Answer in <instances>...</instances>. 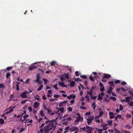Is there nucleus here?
I'll return each instance as SVG.
<instances>
[{"label": "nucleus", "instance_id": "1", "mask_svg": "<svg viewBox=\"0 0 133 133\" xmlns=\"http://www.w3.org/2000/svg\"><path fill=\"white\" fill-rule=\"evenodd\" d=\"M46 110H47V112L48 113V114L50 113V115L51 116H53L54 114H57L58 115L59 117L60 116H62V115L61 114L58 113V112H55V111H54L53 112H51L52 111L51 110H49V109H45Z\"/></svg>", "mask_w": 133, "mask_h": 133}, {"label": "nucleus", "instance_id": "2", "mask_svg": "<svg viewBox=\"0 0 133 133\" xmlns=\"http://www.w3.org/2000/svg\"><path fill=\"white\" fill-rule=\"evenodd\" d=\"M83 121V117H77V119L74 121V125H77L78 124V122L79 121H80L81 122H82Z\"/></svg>", "mask_w": 133, "mask_h": 133}, {"label": "nucleus", "instance_id": "3", "mask_svg": "<svg viewBox=\"0 0 133 133\" xmlns=\"http://www.w3.org/2000/svg\"><path fill=\"white\" fill-rule=\"evenodd\" d=\"M54 125L53 124H51L50 123L49 124L45 126V127H46L47 128H48L49 129V131L52 130L53 128L54 127H55Z\"/></svg>", "mask_w": 133, "mask_h": 133}, {"label": "nucleus", "instance_id": "4", "mask_svg": "<svg viewBox=\"0 0 133 133\" xmlns=\"http://www.w3.org/2000/svg\"><path fill=\"white\" fill-rule=\"evenodd\" d=\"M68 103V101L65 100L64 101L62 102L59 104V107H64Z\"/></svg>", "mask_w": 133, "mask_h": 133}, {"label": "nucleus", "instance_id": "5", "mask_svg": "<svg viewBox=\"0 0 133 133\" xmlns=\"http://www.w3.org/2000/svg\"><path fill=\"white\" fill-rule=\"evenodd\" d=\"M40 79V75L39 74H38L36 76V80H34V82H38Z\"/></svg>", "mask_w": 133, "mask_h": 133}, {"label": "nucleus", "instance_id": "6", "mask_svg": "<svg viewBox=\"0 0 133 133\" xmlns=\"http://www.w3.org/2000/svg\"><path fill=\"white\" fill-rule=\"evenodd\" d=\"M111 75L110 74H105L103 75V79H104V78H110L111 77Z\"/></svg>", "mask_w": 133, "mask_h": 133}, {"label": "nucleus", "instance_id": "7", "mask_svg": "<svg viewBox=\"0 0 133 133\" xmlns=\"http://www.w3.org/2000/svg\"><path fill=\"white\" fill-rule=\"evenodd\" d=\"M110 116V118L112 119L115 117V116H114V114L113 112H110L109 114Z\"/></svg>", "mask_w": 133, "mask_h": 133}, {"label": "nucleus", "instance_id": "8", "mask_svg": "<svg viewBox=\"0 0 133 133\" xmlns=\"http://www.w3.org/2000/svg\"><path fill=\"white\" fill-rule=\"evenodd\" d=\"M20 96L21 97L23 98L28 97V96L24 92H23L21 94Z\"/></svg>", "mask_w": 133, "mask_h": 133}, {"label": "nucleus", "instance_id": "9", "mask_svg": "<svg viewBox=\"0 0 133 133\" xmlns=\"http://www.w3.org/2000/svg\"><path fill=\"white\" fill-rule=\"evenodd\" d=\"M76 96L74 94L71 95L70 96H67V98L69 99H71V98H75Z\"/></svg>", "mask_w": 133, "mask_h": 133}, {"label": "nucleus", "instance_id": "10", "mask_svg": "<svg viewBox=\"0 0 133 133\" xmlns=\"http://www.w3.org/2000/svg\"><path fill=\"white\" fill-rule=\"evenodd\" d=\"M64 82H59V83L58 84L62 87H67V86L66 85L64 84Z\"/></svg>", "mask_w": 133, "mask_h": 133}, {"label": "nucleus", "instance_id": "11", "mask_svg": "<svg viewBox=\"0 0 133 133\" xmlns=\"http://www.w3.org/2000/svg\"><path fill=\"white\" fill-rule=\"evenodd\" d=\"M112 87H110L109 88L108 90L107 91V92L109 94H110L112 92Z\"/></svg>", "mask_w": 133, "mask_h": 133}, {"label": "nucleus", "instance_id": "12", "mask_svg": "<svg viewBox=\"0 0 133 133\" xmlns=\"http://www.w3.org/2000/svg\"><path fill=\"white\" fill-rule=\"evenodd\" d=\"M37 67L35 65H33L32 66L30 67L29 68V70L30 71L32 70L35 69Z\"/></svg>", "mask_w": 133, "mask_h": 133}, {"label": "nucleus", "instance_id": "13", "mask_svg": "<svg viewBox=\"0 0 133 133\" xmlns=\"http://www.w3.org/2000/svg\"><path fill=\"white\" fill-rule=\"evenodd\" d=\"M87 120L88 125L90 124V123L92 121V120L89 117L87 119Z\"/></svg>", "mask_w": 133, "mask_h": 133}, {"label": "nucleus", "instance_id": "14", "mask_svg": "<svg viewBox=\"0 0 133 133\" xmlns=\"http://www.w3.org/2000/svg\"><path fill=\"white\" fill-rule=\"evenodd\" d=\"M39 103L37 102H35L34 103L33 107L34 108H37L38 107Z\"/></svg>", "mask_w": 133, "mask_h": 133}, {"label": "nucleus", "instance_id": "15", "mask_svg": "<svg viewBox=\"0 0 133 133\" xmlns=\"http://www.w3.org/2000/svg\"><path fill=\"white\" fill-rule=\"evenodd\" d=\"M44 132L45 133H49V129L48 128L45 127V126L44 127Z\"/></svg>", "mask_w": 133, "mask_h": 133}, {"label": "nucleus", "instance_id": "16", "mask_svg": "<svg viewBox=\"0 0 133 133\" xmlns=\"http://www.w3.org/2000/svg\"><path fill=\"white\" fill-rule=\"evenodd\" d=\"M64 109H58L57 111V112H58L59 111L61 113H63L64 112Z\"/></svg>", "mask_w": 133, "mask_h": 133}, {"label": "nucleus", "instance_id": "17", "mask_svg": "<svg viewBox=\"0 0 133 133\" xmlns=\"http://www.w3.org/2000/svg\"><path fill=\"white\" fill-rule=\"evenodd\" d=\"M103 97V96L100 95H99L98 96V97L97 99L99 101H101Z\"/></svg>", "mask_w": 133, "mask_h": 133}, {"label": "nucleus", "instance_id": "18", "mask_svg": "<svg viewBox=\"0 0 133 133\" xmlns=\"http://www.w3.org/2000/svg\"><path fill=\"white\" fill-rule=\"evenodd\" d=\"M43 87V85H41L39 87V88L37 89V91H39L41 90Z\"/></svg>", "mask_w": 133, "mask_h": 133}, {"label": "nucleus", "instance_id": "19", "mask_svg": "<svg viewBox=\"0 0 133 133\" xmlns=\"http://www.w3.org/2000/svg\"><path fill=\"white\" fill-rule=\"evenodd\" d=\"M108 83L111 86H114V83L113 81H109L108 82Z\"/></svg>", "mask_w": 133, "mask_h": 133}, {"label": "nucleus", "instance_id": "20", "mask_svg": "<svg viewBox=\"0 0 133 133\" xmlns=\"http://www.w3.org/2000/svg\"><path fill=\"white\" fill-rule=\"evenodd\" d=\"M75 82L74 81H72L70 83V85L71 87H74L75 84Z\"/></svg>", "mask_w": 133, "mask_h": 133}, {"label": "nucleus", "instance_id": "21", "mask_svg": "<svg viewBox=\"0 0 133 133\" xmlns=\"http://www.w3.org/2000/svg\"><path fill=\"white\" fill-rule=\"evenodd\" d=\"M11 109L9 110L8 111H7L5 113V114H7L10 113L11 112H12L13 111V109Z\"/></svg>", "mask_w": 133, "mask_h": 133}, {"label": "nucleus", "instance_id": "22", "mask_svg": "<svg viewBox=\"0 0 133 133\" xmlns=\"http://www.w3.org/2000/svg\"><path fill=\"white\" fill-rule=\"evenodd\" d=\"M34 98L35 99H36L38 101H39L40 100L39 96L38 95H37L35 96Z\"/></svg>", "mask_w": 133, "mask_h": 133}, {"label": "nucleus", "instance_id": "23", "mask_svg": "<svg viewBox=\"0 0 133 133\" xmlns=\"http://www.w3.org/2000/svg\"><path fill=\"white\" fill-rule=\"evenodd\" d=\"M71 129L72 131H76L78 130V129L76 127H74L72 128Z\"/></svg>", "mask_w": 133, "mask_h": 133}, {"label": "nucleus", "instance_id": "24", "mask_svg": "<svg viewBox=\"0 0 133 133\" xmlns=\"http://www.w3.org/2000/svg\"><path fill=\"white\" fill-rule=\"evenodd\" d=\"M17 84L16 85V89L17 91H19V83L18 82H17Z\"/></svg>", "mask_w": 133, "mask_h": 133}, {"label": "nucleus", "instance_id": "25", "mask_svg": "<svg viewBox=\"0 0 133 133\" xmlns=\"http://www.w3.org/2000/svg\"><path fill=\"white\" fill-rule=\"evenodd\" d=\"M109 98L114 101H116V98L114 97H110Z\"/></svg>", "mask_w": 133, "mask_h": 133}, {"label": "nucleus", "instance_id": "26", "mask_svg": "<svg viewBox=\"0 0 133 133\" xmlns=\"http://www.w3.org/2000/svg\"><path fill=\"white\" fill-rule=\"evenodd\" d=\"M80 76L81 78L84 79H86L87 78V77L86 75H81Z\"/></svg>", "mask_w": 133, "mask_h": 133}, {"label": "nucleus", "instance_id": "27", "mask_svg": "<svg viewBox=\"0 0 133 133\" xmlns=\"http://www.w3.org/2000/svg\"><path fill=\"white\" fill-rule=\"evenodd\" d=\"M12 68V66L8 67L5 69V70L9 71Z\"/></svg>", "mask_w": 133, "mask_h": 133}, {"label": "nucleus", "instance_id": "28", "mask_svg": "<svg viewBox=\"0 0 133 133\" xmlns=\"http://www.w3.org/2000/svg\"><path fill=\"white\" fill-rule=\"evenodd\" d=\"M4 123V121L2 118L0 119V123L1 124H3Z\"/></svg>", "mask_w": 133, "mask_h": 133}, {"label": "nucleus", "instance_id": "29", "mask_svg": "<svg viewBox=\"0 0 133 133\" xmlns=\"http://www.w3.org/2000/svg\"><path fill=\"white\" fill-rule=\"evenodd\" d=\"M85 97L86 99V100L89 102V101L90 99L89 96V95H87Z\"/></svg>", "mask_w": 133, "mask_h": 133}, {"label": "nucleus", "instance_id": "30", "mask_svg": "<svg viewBox=\"0 0 133 133\" xmlns=\"http://www.w3.org/2000/svg\"><path fill=\"white\" fill-rule=\"evenodd\" d=\"M40 114L41 116L42 117H44L45 116V115L43 113V111L42 110H41L40 112Z\"/></svg>", "mask_w": 133, "mask_h": 133}, {"label": "nucleus", "instance_id": "31", "mask_svg": "<svg viewBox=\"0 0 133 133\" xmlns=\"http://www.w3.org/2000/svg\"><path fill=\"white\" fill-rule=\"evenodd\" d=\"M43 80L44 81V84L45 85L48 82L47 79H46L43 78Z\"/></svg>", "mask_w": 133, "mask_h": 133}, {"label": "nucleus", "instance_id": "32", "mask_svg": "<svg viewBox=\"0 0 133 133\" xmlns=\"http://www.w3.org/2000/svg\"><path fill=\"white\" fill-rule=\"evenodd\" d=\"M105 90L104 86L102 87H100V91L101 92H102L104 91Z\"/></svg>", "mask_w": 133, "mask_h": 133}, {"label": "nucleus", "instance_id": "33", "mask_svg": "<svg viewBox=\"0 0 133 133\" xmlns=\"http://www.w3.org/2000/svg\"><path fill=\"white\" fill-rule=\"evenodd\" d=\"M55 61H52L50 63L51 65L52 66H54L55 65Z\"/></svg>", "mask_w": 133, "mask_h": 133}, {"label": "nucleus", "instance_id": "34", "mask_svg": "<svg viewBox=\"0 0 133 133\" xmlns=\"http://www.w3.org/2000/svg\"><path fill=\"white\" fill-rule=\"evenodd\" d=\"M75 81H76L77 82H82L81 79H80L79 78H75Z\"/></svg>", "mask_w": 133, "mask_h": 133}, {"label": "nucleus", "instance_id": "35", "mask_svg": "<svg viewBox=\"0 0 133 133\" xmlns=\"http://www.w3.org/2000/svg\"><path fill=\"white\" fill-rule=\"evenodd\" d=\"M108 124L109 125H111L112 124V120H111L110 121L109 120L108 121Z\"/></svg>", "mask_w": 133, "mask_h": 133}, {"label": "nucleus", "instance_id": "36", "mask_svg": "<svg viewBox=\"0 0 133 133\" xmlns=\"http://www.w3.org/2000/svg\"><path fill=\"white\" fill-rule=\"evenodd\" d=\"M104 101L106 102L109 103L110 102L109 99L107 98H104Z\"/></svg>", "mask_w": 133, "mask_h": 133}, {"label": "nucleus", "instance_id": "37", "mask_svg": "<svg viewBox=\"0 0 133 133\" xmlns=\"http://www.w3.org/2000/svg\"><path fill=\"white\" fill-rule=\"evenodd\" d=\"M97 96H91V98L92 99H95L97 98Z\"/></svg>", "mask_w": 133, "mask_h": 133}, {"label": "nucleus", "instance_id": "38", "mask_svg": "<svg viewBox=\"0 0 133 133\" xmlns=\"http://www.w3.org/2000/svg\"><path fill=\"white\" fill-rule=\"evenodd\" d=\"M28 101L27 99H25L22 100L21 102V103L22 104H23L24 103Z\"/></svg>", "mask_w": 133, "mask_h": 133}, {"label": "nucleus", "instance_id": "39", "mask_svg": "<svg viewBox=\"0 0 133 133\" xmlns=\"http://www.w3.org/2000/svg\"><path fill=\"white\" fill-rule=\"evenodd\" d=\"M25 129V128H21V130L19 131V133H21L23 132Z\"/></svg>", "mask_w": 133, "mask_h": 133}, {"label": "nucleus", "instance_id": "40", "mask_svg": "<svg viewBox=\"0 0 133 133\" xmlns=\"http://www.w3.org/2000/svg\"><path fill=\"white\" fill-rule=\"evenodd\" d=\"M5 88V86H4V84H3L2 83H1L0 84V88Z\"/></svg>", "mask_w": 133, "mask_h": 133}, {"label": "nucleus", "instance_id": "41", "mask_svg": "<svg viewBox=\"0 0 133 133\" xmlns=\"http://www.w3.org/2000/svg\"><path fill=\"white\" fill-rule=\"evenodd\" d=\"M114 130L115 131V133H121V132L118 130L116 128H115L114 129Z\"/></svg>", "mask_w": 133, "mask_h": 133}, {"label": "nucleus", "instance_id": "42", "mask_svg": "<svg viewBox=\"0 0 133 133\" xmlns=\"http://www.w3.org/2000/svg\"><path fill=\"white\" fill-rule=\"evenodd\" d=\"M103 125H102L101 126V127H106L107 125H108V124H104V123H103Z\"/></svg>", "mask_w": 133, "mask_h": 133}, {"label": "nucleus", "instance_id": "43", "mask_svg": "<svg viewBox=\"0 0 133 133\" xmlns=\"http://www.w3.org/2000/svg\"><path fill=\"white\" fill-rule=\"evenodd\" d=\"M10 75H11V74L9 72L7 73L6 74V78H8L9 77V76H10Z\"/></svg>", "mask_w": 133, "mask_h": 133}, {"label": "nucleus", "instance_id": "44", "mask_svg": "<svg viewBox=\"0 0 133 133\" xmlns=\"http://www.w3.org/2000/svg\"><path fill=\"white\" fill-rule=\"evenodd\" d=\"M57 83H56L53 86L54 88L55 89L57 90L58 89V88L57 87Z\"/></svg>", "mask_w": 133, "mask_h": 133}, {"label": "nucleus", "instance_id": "45", "mask_svg": "<svg viewBox=\"0 0 133 133\" xmlns=\"http://www.w3.org/2000/svg\"><path fill=\"white\" fill-rule=\"evenodd\" d=\"M57 119H58V118H57L55 119H53L52 120H51V123L52 122H55L56 121V120Z\"/></svg>", "mask_w": 133, "mask_h": 133}, {"label": "nucleus", "instance_id": "46", "mask_svg": "<svg viewBox=\"0 0 133 133\" xmlns=\"http://www.w3.org/2000/svg\"><path fill=\"white\" fill-rule=\"evenodd\" d=\"M125 99L126 102H129L130 101L129 98L128 97L126 98Z\"/></svg>", "mask_w": 133, "mask_h": 133}, {"label": "nucleus", "instance_id": "47", "mask_svg": "<svg viewBox=\"0 0 133 133\" xmlns=\"http://www.w3.org/2000/svg\"><path fill=\"white\" fill-rule=\"evenodd\" d=\"M103 111L100 112L99 113V117H101V116L102 115H103Z\"/></svg>", "mask_w": 133, "mask_h": 133}, {"label": "nucleus", "instance_id": "48", "mask_svg": "<svg viewBox=\"0 0 133 133\" xmlns=\"http://www.w3.org/2000/svg\"><path fill=\"white\" fill-rule=\"evenodd\" d=\"M120 82V81L118 80H116L115 81V83L116 84L119 83Z\"/></svg>", "mask_w": 133, "mask_h": 133}, {"label": "nucleus", "instance_id": "49", "mask_svg": "<svg viewBox=\"0 0 133 133\" xmlns=\"http://www.w3.org/2000/svg\"><path fill=\"white\" fill-rule=\"evenodd\" d=\"M126 128L128 129H131V127L129 125H127L126 126Z\"/></svg>", "mask_w": 133, "mask_h": 133}, {"label": "nucleus", "instance_id": "50", "mask_svg": "<svg viewBox=\"0 0 133 133\" xmlns=\"http://www.w3.org/2000/svg\"><path fill=\"white\" fill-rule=\"evenodd\" d=\"M60 96L59 95H58L55 94L54 95V97L56 98H58Z\"/></svg>", "mask_w": 133, "mask_h": 133}, {"label": "nucleus", "instance_id": "51", "mask_svg": "<svg viewBox=\"0 0 133 133\" xmlns=\"http://www.w3.org/2000/svg\"><path fill=\"white\" fill-rule=\"evenodd\" d=\"M5 113L4 114L2 115L1 116V117H4V119H6L7 117L6 116H5Z\"/></svg>", "mask_w": 133, "mask_h": 133}, {"label": "nucleus", "instance_id": "52", "mask_svg": "<svg viewBox=\"0 0 133 133\" xmlns=\"http://www.w3.org/2000/svg\"><path fill=\"white\" fill-rule=\"evenodd\" d=\"M89 78L92 81H94L93 77L92 76H90L89 77Z\"/></svg>", "mask_w": 133, "mask_h": 133}, {"label": "nucleus", "instance_id": "53", "mask_svg": "<svg viewBox=\"0 0 133 133\" xmlns=\"http://www.w3.org/2000/svg\"><path fill=\"white\" fill-rule=\"evenodd\" d=\"M65 76V78H66L67 79H68L69 78V75L68 74H66Z\"/></svg>", "mask_w": 133, "mask_h": 133}, {"label": "nucleus", "instance_id": "54", "mask_svg": "<svg viewBox=\"0 0 133 133\" xmlns=\"http://www.w3.org/2000/svg\"><path fill=\"white\" fill-rule=\"evenodd\" d=\"M96 88V87H94L92 86L90 88V90L93 91V90L95 89Z\"/></svg>", "mask_w": 133, "mask_h": 133}, {"label": "nucleus", "instance_id": "55", "mask_svg": "<svg viewBox=\"0 0 133 133\" xmlns=\"http://www.w3.org/2000/svg\"><path fill=\"white\" fill-rule=\"evenodd\" d=\"M117 118H121L122 117L121 115H118L117 116H116Z\"/></svg>", "mask_w": 133, "mask_h": 133}, {"label": "nucleus", "instance_id": "56", "mask_svg": "<svg viewBox=\"0 0 133 133\" xmlns=\"http://www.w3.org/2000/svg\"><path fill=\"white\" fill-rule=\"evenodd\" d=\"M99 86L100 87H102L104 86L102 83L101 82H99Z\"/></svg>", "mask_w": 133, "mask_h": 133}, {"label": "nucleus", "instance_id": "57", "mask_svg": "<svg viewBox=\"0 0 133 133\" xmlns=\"http://www.w3.org/2000/svg\"><path fill=\"white\" fill-rule=\"evenodd\" d=\"M85 131H86L87 133H91V131L89 129L88 130H85Z\"/></svg>", "mask_w": 133, "mask_h": 133}, {"label": "nucleus", "instance_id": "58", "mask_svg": "<svg viewBox=\"0 0 133 133\" xmlns=\"http://www.w3.org/2000/svg\"><path fill=\"white\" fill-rule=\"evenodd\" d=\"M30 81V79L28 78L26 80L25 83H29Z\"/></svg>", "mask_w": 133, "mask_h": 133}, {"label": "nucleus", "instance_id": "59", "mask_svg": "<svg viewBox=\"0 0 133 133\" xmlns=\"http://www.w3.org/2000/svg\"><path fill=\"white\" fill-rule=\"evenodd\" d=\"M129 93L133 97V92L132 91H129Z\"/></svg>", "mask_w": 133, "mask_h": 133}, {"label": "nucleus", "instance_id": "60", "mask_svg": "<svg viewBox=\"0 0 133 133\" xmlns=\"http://www.w3.org/2000/svg\"><path fill=\"white\" fill-rule=\"evenodd\" d=\"M49 123H51V120L46 121L45 123L46 124H47Z\"/></svg>", "mask_w": 133, "mask_h": 133}, {"label": "nucleus", "instance_id": "61", "mask_svg": "<svg viewBox=\"0 0 133 133\" xmlns=\"http://www.w3.org/2000/svg\"><path fill=\"white\" fill-rule=\"evenodd\" d=\"M45 125V123L42 124L39 127V128H42Z\"/></svg>", "mask_w": 133, "mask_h": 133}, {"label": "nucleus", "instance_id": "62", "mask_svg": "<svg viewBox=\"0 0 133 133\" xmlns=\"http://www.w3.org/2000/svg\"><path fill=\"white\" fill-rule=\"evenodd\" d=\"M97 131H99V132H102L103 131V129H98L97 130Z\"/></svg>", "mask_w": 133, "mask_h": 133}, {"label": "nucleus", "instance_id": "63", "mask_svg": "<svg viewBox=\"0 0 133 133\" xmlns=\"http://www.w3.org/2000/svg\"><path fill=\"white\" fill-rule=\"evenodd\" d=\"M42 98L43 100H45L46 99V98L45 95H44L42 97Z\"/></svg>", "mask_w": 133, "mask_h": 133}, {"label": "nucleus", "instance_id": "64", "mask_svg": "<svg viewBox=\"0 0 133 133\" xmlns=\"http://www.w3.org/2000/svg\"><path fill=\"white\" fill-rule=\"evenodd\" d=\"M129 105L131 106H133V102H130L129 103Z\"/></svg>", "mask_w": 133, "mask_h": 133}]
</instances>
